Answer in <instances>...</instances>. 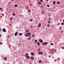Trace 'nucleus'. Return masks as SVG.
I'll return each instance as SVG.
<instances>
[{
	"label": "nucleus",
	"instance_id": "46",
	"mask_svg": "<svg viewBox=\"0 0 64 64\" xmlns=\"http://www.w3.org/2000/svg\"><path fill=\"white\" fill-rule=\"evenodd\" d=\"M3 10H1V12H3Z\"/></svg>",
	"mask_w": 64,
	"mask_h": 64
},
{
	"label": "nucleus",
	"instance_id": "54",
	"mask_svg": "<svg viewBox=\"0 0 64 64\" xmlns=\"http://www.w3.org/2000/svg\"><path fill=\"white\" fill-rule=\"evenodd\" d=\"M48 50H50V48H49V49Z\"/></svg>",
	"mask_w": 64,
	"mask_h": 64
},
{
	"label": "nucleus",
	"instance_id": "30",
	"mask_svg": "<svg viewBox=\"0 0 64 64\" xmlns=\"http://www.w3.org/2000/svg\"><path fill=\"white\" fill-rule=\"evenodd\" d=\"M48 27H49L50 26V25L49 24H48Z\"/></svg>",
	"mask_w": 64,
	"mask_h": 64
},
{
	"label": "nucleus",
	"instance_id": "20",
	"mask_svg": "<svg viewBox=\"0 0 64 64\" xmlns=\"http://www.w3.org/2000/svg\"><path fill=\"white\" fill-rule=\"evenodd\" d=\"M33 27L32 26H30V28H33Z\"/></svg>",
	"mask_w": 64,
	"mask_h": 64
},
{
	"label": "nucleus",
	"instance_id": "10",
	"mask_svg": "<svg viewBox=\"0 0 64 64\" xmlns=\"http://www.w3.org/2000/svg\"><path fill=\"white\" fill-rule=\"evenodd\" d=\"M26 58L28 59H29L30 57L29 56H26Z\"/></svg>",
	"mask_w": 64,
	"mask_h": 64
},
{
	"label": "nucleus",
	"instance_id": "49",
	"mask_svg": "<svg viewBox=\"0 0 64 64\" xmlns=\"http://www.w3.org/2000/svg\"><path fill=\"white\" fill-rule=\"evenodd\" d=\"M1 28H0V31H1Z\"/></svg>",
	"mask_w": 64,
	"mask_h": 64
},
{
	"label": "nucleus",
	"instance_id": "39",
	"mask_svg": "<svg viewBox=\"0 0 64 64\" xmlns=\"http://www.w3.org/2000/svg\"><path fill=\"white\" fill-rule=\"evenodd\" d=\"M41 61L40 60L39 61V63H41Z\"/></svg>",
	"mask_w": 64,
	"mask_h": 64
},
{
	"label": "nucleus",
	"instance_id": "50",
	"mask_svg": "<svg viewBox=\"0 0 64 64\" xmlns=\"http://www.w3.org/2000/svg\"><path fill=\"white\" fill-rule=\"evenodd\" d=\"M41 7H42H42H43V6H41Z\"/></svg>",
	"mask_w": 64,
	"mask_h": 64
},
{
	"label": "nucleus",
	"instance_id": "29",
	"mask_svg": "<svg viewBox=\"0 0 64 64\" xmlns=\"http://www.w3.org/2000/svg\"><path fill=\"white\" fill-rule=\"evenodd\" d=\"M48 16H51V14H49L48 15Z\"/></svg>",
	"mask_w": 64,
	"mask_h": 64
},
{
	"label": "nucleus",
	"instance_id": "45",
	"mask_svg": "<svg viewBox=\"0 0 64 64\" xmlns=\"http://www.w3.org/2000/svg\"><path fill=\"white\" fill-rule=\"evenodd\" d=\"M29 3H30V0H29Z\"/></svg>",
	"mask_w": 64,
	"mask_h": 64
},
{
	"label": "nucleus",
	"instance_id": "9",
	"mask_svg": "<svg viewBox=\"0 0 64 64\" xmlns=\"http://www.w3.org/2000/svg\"><path fill=\"white\" fill-rule=\"evenodd\" d=\"M17 34H18V32H16L15 34V36H16L17 35Z\"/></svg>",
	"mask_w": 64,
	"mask_h": 64
},
{
	"label": "nucleus",
	"instance_id": "38",
	"mask_svg": "<svg viewBox=\"0 0 64 64\" xmlns=\"http://www.w3.org/2000/svg\"><path fill=\"white\" fill-rule=\"evenodd\" d=\"M47 6L48 7H49V5H47Z\"/></svg>",
	"mask_w": 64,
	"mask_h": 64
},
{
	"label": "nucleus",
	"instance_id": "27",
	"mask_svg": "<svg viewBox=\"0 0 64 64\" xmlns=\"http://www.w3.org/2000/svg\"><path fill=\"white\" fill-rule=\"evenodd\" d=\"M61 24H62V25H64V23H61Z\"/></svg>",
	"mask_w": 64,
	"mask_h": 64
},
{
	"label": "nucleus",
	"instance_id": "55",
	"mask_svg": "<svg viewBox=\"0 0 64 64\" xmlns=\"http://www.w3.org/2000/svg\"><path fill=\"white\" fill-rule=\"evenodd\" d=\"M13 0H11V1H13Z\"/></svg>",
	"mask_w": 64,
	"mask_h": 64
},
{
	"label": "nucleus",
	"instance_id": "58",
	"mask_svg": "<svg viewBox=\"0 0 64 64\" xmlns=\"http://www.w3.org/2000/svg\"><path fill=\"white\" fill-rule=\"evenodd\" d=\"M32 41H34V40H33Z\"/></svg>",
	"mask_w": 64,
	"mask_h": 64
},
{
	"label": "nucleus",
	"instance_id": "44",
	"mask_svg": "<svg viewBox=\"0 0 64 64\" xmlns=\"http://www.w3.org/2000/svg\"><path fill=\"white\" fill-rule=\"evenodd\" d=\"M40 1H41V2L43 1V0H40Z\"/></svg>",
	"mask_w": 64,
	"mask_h": 64
},
{
	"label": "nucleus",
	"instance_id": "13",
	"mask_svg": "<svg viewBox=\"0 0 64 64\" xmlns=\"http://www.w3.org/2000/svg\"><path fill=\"white\" fill-rule=\"evenodd\" d=\"M41 13H42V14H44V11L42 10V11Z\"/></svg>",
	"mask_w": 64,
	"mask_h": 64
},
{
	"label": "nucleus",
	"instance_id": "36",
	"mask_svg": "<svg viewBox=\"0 0 64 64\" xmlns=\"http://www.w3.org/2000/svg\"><path fill=\"white\" fill-rule=\"evenodd\" d=\"M12 19V18H10V20H11Z\"/></svg>",
	"mask_w": 64,
	"mask_h": 64
},
{
	"label": "nucleus",
	"instance_id": "16",
	"mask_svg": "<svg viewBox=\"0 0 64 64\" xmlns=\"http://www.w3.org/2000/svg\"><path fill=\"white\" fill-rule=\"evenodd\" d=\"M37 45H40V43L39 42H37Z\"/></svg>",
	"mask_w": 64,
	"mask_h": 64
},
{
	"label": "nucleus",
	"instance_id": "48",
	"mask_svg": "<svg viewBox=\"0 0 64 64\" xmlns=\"http://www.w3.org/2000/svg\"><path fill=\"white\" fill-rule=\"evenodd\" d=\"M8 37L9 38H10V36H8Z\"/></svg>",
	"mask_w": 64,
	"mask_h": 64
},
{
	"label": "nucleus",
	"instance_id": "52",
	"mask_svg": "<svg viewBox=\"0 0 64 64\" xmlns=\"http://www.w3.org/2000/svg\"><path fill=\"white\" fill-rule=\"evenodd\" d=\"M18 0H16V1H18Z\"/></svg>",
	"mask_w": 64,
	"mask_h": 64
},
{
	"label": "nucleus",
	"instance_id": "62",
	"mask_svg": "<svg viewBox=\"0 0 64 64\" xmlns=\"http://www.w3.org/2000/svg\"><path fill=\"white\" fill-rule=\"evenodd\" d=\"M27 0V1H28V0Z\"/></svg>",
	"mask_w": 64,
	"mask_h": 64
},
{
	"label": "nucleus",
	"instance_id": "1",
	"mask_svg": "<svg viewBox=\"0 0 64 64\" xmlns=\"http://www.w3.org/2000/svg\"><path fill=\"white\" fill-rule=\"evenodd\" d=\"M30 35H31V33L30 32H28L24 36L26 37H28V36H29Z\"/></svg>",
	"mask_w": 64,
	"mask_h": 64
},
{
	"label": "nucleus",
	"instance_id": "34",
	"mask_svg": "<svg viewBox=\"0 0 64 64\" xmlns=\"http://www.w3.org/2000/svg\"><path fill=\"white\" fill-rule=\"evenodd\" d=\"M35 42H37V40H35Z\"/></svg>",
	"mask_w": 64,
	"mask_h": 64
},
{
	"label": "nucleus",
	"instance_id": "33",
	"mask_svg": "<svg viewBox=\"0 0 64 64\" xmlns=\"http://www.w3.org/2000/svg\"><path fill=\"white\" fill-rule=\"evenodd\" d=\"M48 23H50V21H48Z\"/></svg>",
	"mask_w": 64,
	"mask_h": 64
},
{
	"label": "nucleus",
	"instance_id": "28",
	"mask_svg": "<svg viewBox=\"0 0 64 64\" xmlns=\"http://www.w3.org/2000/svg\"><path fill=\"white\" fill-rule=\"evenodd\" d=\"M21 44L20 43L18 44V46H20V45Z\"/></svg>",
	"mask_w": 64,
	"mask_h": 64
},
{
	"label": "nucleus",
	"instance_id": "24",
	"mask_svg": "<svg viewBox=\"0 0 64 64\" xmlns=\"http://www.w3.org/2000/svg\"><path fill=\"white\" fill-rule=\"evenodd\" d=\"M57 3L58 4H60V2H57Z\"/></svg>",
	"mask_w": 64,
	"mask_h": 64
},
{
	"label": "nucleus",
	"instance_id": "6",
	"mask_svg": "<svg viewBox=\"0 0 64 64\" xmlns=\"http://www.w3.org/2000/svg\"><path fill=\"white\" fill-rule=\"evenodd\" d=\"M41 23H40L38 24V27H40L41 26Z\"/></svg>",
	"mask_w": 64,
	"mask_h": 64
},
{
	"label": "nucleus",
	"instance_id": "5",
	"mask_svg": "<svg viewBox=\"0 0 64 64\" xmlns=\"http://www.w3.org/2000/svg\"><path fill=\"white\" fill-rule=\"evenodd\" d=\"M38 5H41V2H38Z\"/></svg>",
	"mask_w": 64,
	"mask_h": 64
},
{
	"label": "nucleus",
	"instance_id": "3",
	"mask_svg": "<svg viewBox=\"0 0 64 64\" xmlns=\"http://www.w3.org/2000/svg\"><path fill=\"white\" fill-rule=\"evenodd\" d=\"M2 31L4 32H6V30H5V28H3L2 29Z\"/></svg>",
	"mask_w": 64,
	"mask_h": 64
},
{
	"label": "nucleus",
	"instance_id": "22",
	"mask_svg": "<svg viewBox=\"0 0 64 64\" xmlns=\"http://www.w3.org/2000/svg\"><path fill=\"white\" fill-rule=\"evenodd\" d=\"M51 18L50 17V18H49V19H48V20H51Z\"/></svg>",
	"mask_w": 64,
	"mask_h": 64
},
{
	"label": "nucleus",
	"instance_id": "40",
	"mask_svg": "<svg viewBox=\"0 0 64 64\" xmlns=\"http://www.w3.org/2000/svg\"><path fill=\"white\" fill-rule=\"evenodd\" d=\"M53 45V43H52L51 44V45Z\"/></svg>",
	"mask_w": 64,
	"mask_h": 64
},
{
	"label": "nucleus",
	"instance_id": "61",
	"mask_svg": "<svg viewBox=\"0 0 64 64\" xmlns=\"http://www.w3.org/2000/svg\"><path fill=\"white\" fill-rule=\"evenodd\" d=\"M35 43L36 44V42H35Z\"/></svg>",
	"mask_w": 64,
	"mask_h": 64
},
{
	"label": "nucleus",
	"instance_id": "35",
	"mask_svg": "<svg viewBox=\"0 0 64 64\" xmlns=\"http://www.w3.org/2000/svg\"><path fill=\"white\" fill-rule=\"evenodd\" d=\"M60 32H61V33H63V32H62V31H60Z\"/></svg>",
	"mask_w": 64,
	"mask_h": 64
},
{
	"label": "nucleus",
	"instance_id": "51",
	"mask_svg": "<svg viewBox=\"0 0 64 64\" xmlns=\"http://www.w3.org/2000/svg\"><path fill=\"white\" fill-rule=\"evenodd\" d=\"M1 34H0V37H1Z\"/></svg>",
	"mask_w": 64,
	"mask_h": 64
},
{
	"label": "nucleus",
	"instance_id": "53",
	"mask_svg": "<svg viewBox=\"0 0 64 64\" xmlns=\"http://www.w3.org/2000/svg\"><path fill=\"white\" fill-rule=\"evenodd\" d=\"M63 22H64V20H63Z\"/></svg>",
	"mask_w": 64,
	"mask_h": 64
},
{
	"label": "nucleus",
	"instance_id": "56",
	"mask_svg": "<svg viewBox=\"0 0 64 64\" xmlns=\"http://www.w3.org/2000/svg\"><path fill=\"white\" fill-rule=\"evenodd\" d=\"M10 46H11V45H10Z\"/></svg>",
	"mask_w": 64,
	"mask_h": 64
},
{
	"label": "nucleus",
	"instance_id": "42",
	"mask_svg": "<svg viewBox=\"0 0 64 64\" xmlns=\"http://www.w3.org/2000/svg\"><path fill=\"white\" fill-rule=\"evenodd\" d=\"M28 12H30V10H28Z\"/></svg>",
	"mask_w": 64,
	"mask_h": 64
},
{
	"label": "nucleus",
	"instance_id": "7",
	"mask_svg": "<svg viewBox=\"0 0 64 64\" xmlns=\"http://www.w3.org/2000/svg\"><path fill=\"white\" fill-rule=\"evenodd\" d=\"M39 42H41V43H43V41H42V40L41 39L40 40H39Z\"/></svg>",
	"mask_w": 64,
	"mask_h": 64
},
{
	"label": "nucleus",
	"instance_id": "23",
	"mask_svg": "<svg viewBox=\"0 0 64 64\" xmlns=\"http://www.w3.org/2000/svg\"><path fill=\"white\" fill-rule=\"evenodd\" d=\"M18 6L17 5L15 4L14 5V6L15 7H17Z\"/></svg>",
	"mask_w": 64,
	"mask_h": 64
},
{
	"label": "nucleus",
	"instance_id": "4",
	"mask_svg": "<svg viewBox=\"0 0 64 64\" xmlns=\"http://www.w3.org/2000/svg\"><path fill=\"white\" fill-rule=\"evenodd\" d=\"M38 55H42V52H38Z\"/></svg>",
	"mask_w": 64,
	"mask_h": 64
},
{
	"label": "nucleus",
	"instance_id": "25",
	"mask_svg": "<svg viewBox=\"0 0 64 64\" xmlns=\"http://www.w3.org/2000/svg\"><path fill=\"white\" fill-rule=\"evenodd\" d=\"M30 21L31 22V21H33V19H31V20H30Z\"/></svg>",
	"mask_w": 64,
	"mask_h": 64
},
{
	"label": "nucleus",
	"instance_id": "14",
	"mask_svg": "<svg viewBox=\"0 0 64 64\" xmlns=\"http://www.w3.org/2000/svg\"><path fill=\"white\" fill-rule=\"evenodd\" d=\"M31 38V36H30L28 38V40H29L30 38Z\"/></svg>",
	"mask_w": 64,
	"mask_h": 64
},
{
	"label": "nucleus",
	"instance_id": "60",
	"mask_svg": "<svg viewBox=\"0 0 64 64\" xmlns=\"http://www.w3.org/2000/svg\"><path fill=\"white\" fill-rule=\"evenodd\" d=\"M36 23H38V22H36Z\"/></svg>",
	"mask_w": 64,
	"mask_h": 64
},
{
	"label": "nucleus",
	"instance_id": "21",
	"mask_svg": "<svg viewBox=\"0 0 64 64\" xmlns=\"http://www.w3.org/2000/svg\"><path fill=\"white\" fill-rule=\"evenodd\" d=\"M55 2H56L55 1H54L53 2V4H55Z\"/></svg>",
	"mask_w": 64,
	"mask_h": 64
},
{
	"label": "nucleus",
	"instance_id": "12",
	"mask_svg": "<svg viewBox=\"0 0 64 64\" xmlns=\"http://www.w3.org/2000/svg\"><path fill=\"white\" fill-rule=\"evenodd\" d=\"M29 31H30L29 30H26V32H29Z\"/></svg>",
	"mask_w": 64,
	"mask_h": 64
},
{
	"label": "nucleus",
	"instance_id": "18",
	"mask_svg": "<svg viewBox=\"0 0 64 64\" xmlns=\"http://www.w3.org/2000/svg\"><path fill=\"white\" fill-rule=\"evenodd\" d=\"M4 59L5 60H7V58H6L4 57Z\"/></svg>",
	"mask_w": 64,
	"mask_h": 64
},
{
	"label": "nucleus",
	"instance_id": "37",
	"mask_svg": "<svg viewBox=\"0 0 64 64\" xmlns=\"http://www.w3.org/2000/svg\"><path fill=\"white\" fill-rule=\"evenodd\" d=\"M2 16H4V14H2Z\"/></svg>",
	"mask_w": 64,
	"mask_h": 64
},
{
	"label": "nucleus",
	"instance_id": "47",
	"mask_svg": "<svg viewBox=\"0 0 64 64\" xmlns=\"http://www.w3.org/2000/svg\"><path fill=\"white\" fill-rule=\"evenodd\" d=\"M8 4H10V2H8Z\"/></svg>",
	"mask_w": 64,
	"mask_h": 64
},
{
	"label": "nucleus",
	"instance_id": "2",
	"mask_svg": "<svg viewBox=\"0 0 64 64\" xmlns=\"http://www.w3.org/2000/svg\"><path fill=\"white\" fill-rule=\"evenodd\" d=\"M48 43V42H43L42 44L43 45H46Z\"/></svg>",
	"mask_w": 64,
	"mask_h": 64
},
{
	"label": "nucleus",
	"instance_id": "59",
	"mask_svg": "<svg viewBox=\"0 0 64 64\" xmlns=\"http://www.w3.org/2000/svg\"><path fill=\"white\" fill-rule=\"evenodd\" d=\"M46 29H47V28H46Z\"/></svg>",
	"mask_w": 64,
	"mask_h": 64
},
{
	"label": "nucleus",
	"instance_id": "43",
	"mask_svg": "<svg viewBox=\"0 0 64 64\" xmlns=\"http://www.w3.org/2000/svg\"><path fill=\"white\" fill-rule=\"evenodd\" d=\"M62 48L63 49H64V47H62Z\"/></svg>",
	"mask_w": 64,
	"mask_h": 64
},
{
	"label": "nucleus",
	"instance_id": "15",
	"mask_svg": "<svg viewBox=\"0 0 64 64\" xmlns=\"http://www.w3.org/2000/svg\"><path fill=\"white\" fill-rule=\"evenodd\" d=\"M28 54L26 53L25 54L26 57V56H28Z\"/></svg>",
	"mask_w": 64,
	"mask_h": 64
},
{
	"label": "nucleus",
	"instance_id": "19",
	"mask_svg": "<svg viewBox=\"0 0 64 64\" xmlns=\"http://www.w3.org/2000/svg\"><path fill=\"white\" fill-rule=\"evenodd\" d=\"M12 14L13 15V16H15V14L14 13H12Z\"/></svg>",
	"mask_w": 64,
	"mask_h": 64
},
{
	"label": "nucleus",
	"instance_id": "8",
	"mask_svg": "<svg viewBox=\"0 0 64 64\" xmlns=\"http://www.w3.org/2000/svg\"><path fill=\"white\" fill-rule=\"evenodd\" d=\"M30 54L32 55V56H33L34 55V53L33 52H32L30 53Z\"/></svg>",
	"mask_w": 64,
	"mask_h": 64
},
{
	"label": "nucleus",
	"instance_id": "11",
	"mask_svg": "<svg viewBox=\"0 0 64 64\" xmlns=\"http://www.w3.org/2000/svg\"><path fill=\"white\" fill-rule=\"evenodd\" d=\"M30 59H31V60H34V57H31L30 58Z\"/></svg>",
	"mask_w": 64,
	"mask_h": 64
},
{
	"label": "nucleus",
	"instance_id": "17",
	"mask_svg": "<svg viewBox=\"0 0 64 64\" xmlns=\"http://www.w3.org/2000/svg\"><path fill=\"white\" fill-rule=\"evenodd\" d=\"M22 35V33H20L19 34V36H21V35Z\"/></svg>",
	"mask_w": 64,
	"mask_h": 64
},
{
	"label": "nucleus",
	"instance_id": "57",
	"mask_svg": "<svg viewBox=\"0 0 64 64\" xmlns=\"http://www.w3.org/2000/svg\"><path fill=\"white\" fill-rule=\"evenodd\" d=\"M46 0V1H48V0Z\"/></svg>",
	"mask_w": 64,
	"mask_h": 64
},
{
	"label": "nucleus",
	"instance_id": "32",
	"mask_svg": "<svg viewBox=\"0 0 64 64\" xmlns=\"http://www.w3.org/2000/svg\"><path fill=\"white\" fill-rule=\"evenodd\" d=\"M34 36H35V35H34L33 34L32 36V37H34Z\"/></svg>",
	"mask_w": 64,
	"mask_h": 64
},
{
	"label": "nucleus",
	"instance_id": "26",
	"mask_svg": "<svg viewBox=\"0 0 64 64\" xmlns=\"http://www.w3.org/2000/svg\"><path fill=\"white\" fill-rule=\"evenodd\" d=\"M62 28H61V26H60L59 28V29H60V30H61Z\"/></svg>",
	"mask_w": 64,
	"mask_h": 64
},
{
	"label": "nucleus",
	"instance_id": "31",
	"mask_svg": "<svg viewBox=\"0 0 64 64\" xmlns=\"http://www.w3.org/2000/svg\"><path fill=\"white\" fill-rule=\"evenodd\" d=\"M3 44L2 43V42H0V44Z\"/></svg>",
	"mask_w": 64,
	"mask_h": 64
},
{
	"label": "nucleus",
	"instance_id": "41",
	"mask_svg": "<svg viewBox=\"0 0 64 64\" xmlns=\"http://www.w3.org/2000/svg\"><path fill=\"white\" fill-rule=\"evenodd\" d=\"M2 9V8H0V10H1Z\"/></svg>",
	"mask_w": 64,
	"mask_h": 64
}]
</instances>
